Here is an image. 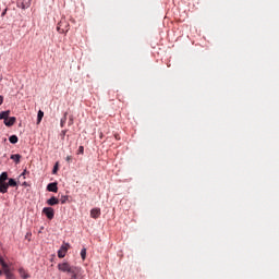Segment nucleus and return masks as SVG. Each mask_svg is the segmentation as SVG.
<instances>
[{"label":"nucleus","instance_id":"7","mask_svg":"<svg viewBox=\"0 0 279 279\" xmlns=\"http://www.w3.org/2000/svg\"><path fill=\"white\" fill-rule=\"evenodd\" d=\"M90 217H92V219H99V217H101V209L100 208H93L90 210Z\"/></svg>","mask_w":279,"mask_h":279},{"label":"nucleus","instance_id":"8","mask_svg":"<svg viewBox=\"0 0 279 279\" xmlns=\"http://www.w3.org/2000/svg\"><path fill=\"white\" fill-rule=\"evenodd\" d=\"M47 191H49L50 193H58V183L57 182L49 183L47 185Z\"/></svg>","mask_w":279,"mask_h":279},{"label":"nucleus","instance_id":"16","mask_svg":"<svg viewBox=\"0 0 279 279\" xmlns=\"http://www.w3.org/2000/svg\"><path fill=\"white\" fill-rule=\"evenodd\" d=\"M0 265L3 271H5L7 269H10V266L7 265L5 260H3V257H0Z\"/></svg>","mask_w":279,"mask_h":279},{"label":"nucleus","instance_id":"20","mask_svg":"<svg viewBox=\"0 0 279 279\" xmlns=\"http://www.w3.org/2000/svg\"><path fill=\"white\" fill-rule=\"evenodd\" d=\"M66 114H69V113L65 112L63 118L61 119V122H60L61 128H64V125H66Z\"/></svg>","mask_w":279,"mask_h":279},{"label":"nucleus","instance_id":"11","mask_svg":"<svg viewBox=\"0 0 279 279\" xmlns=\"http://www.w3.org/2000/svg\"><path fill=\"white\" fill-rule=\"evenodd\" d=\"M19 274H20L21 278H23V279L29 278V274H27V271L24 270V268H19Z\"/></svg>","mask_w":279,"mask_h":279},{"label":"nucleus","instance_id":"5","mask_svg":"<svg viewBox=\"0 0 279 279\" xmlns=\"http://www.w3.org/2000/svg\"><path fill=\"white\" fill-rule=\"evenodd\" d=\"M43 214L46 215L47 219H50V220L53 219V217L56 216V213L51 207H45L43 209Z\"/></svg>","mask_w":279,"mask_h":279},{"label":"nucleus","instance_id":"12","mask_svg":"<svg viewBox=\"0 0 279 279\" xmlns=\"http://www.w3.org/2000/svg\"><path fill=\"white\" fill-rule=\"evenodd\" d=\"M10 158H11V160H14L15 165H19L21 162L22 156L19 154H15V155H11Z\"/></svg>","mask_w":279,"mask_h":279},{"label":"nucleus","instance_id":"10","mask_svg":"<svg viewBox=\"0 0 279 279\" xmlns=\"http://www.w3.org/2000/svg\"><path fill=\"white\" fill-rule=\"evenodd\" d=\"M48 206H56L60 204V199H58L56 196H52L47 201Z\"/></svg>","mask_w":279,"mask_h":279},{"label":"nucleus","instance_id":"18","mask_svg":"<svg viewBox=\"0 0 279 279\" xmlns=\"http://www.w3.org/2000/svg\"><path fill=\"white\" fill-rule=\"evenodd\" d=\"M80 269L81 268H78V267L74 268L73 272H70V274H72L70 279H77V274H80Z\"/></svg>","mask_w":279,"mask_h":279},{"label":"nucleus","instance_id":"2","mask_svg":"<svg viewBox=\"0 0 279 279\" xmlns=\"http://www.w3.org/2000/svg\"><path fill=\"white\" fill-rule=\"evenodd\" d=\"M75 268V266H71L69 263L58 264L59 271H63V274H71Z\"/></svg>","mask_w":279,"mask_h":279},{"label":"nucleus","instance_id":"1","mask_svg":"<svg viewBox=\"0 0 279 279\" xmlns=\"http://www.w3.org/2000/svg\"><path fill=\"white\" fill-rule=\"evenodd\" d=\"M8 180V172H2L0 174V193L5 194L8 193V183L5 182Z\"/></svg>","mask_w":279,"mask_h":279},{"label":"nucleus","instance_id":"25","mask_svg":"<svg viewBox=\"0 0 279 279\" xmlns=\"http://www.w3.org/2000/svg\"><path fill=\"white\" fill-rule=\"evenodd\" d=\"M68 125H70V126L73 125V116H70Z\"/></svg>","mask_w":279,"mask_h":279},{"label":"nucleus","instance_id":"4","mask_svg":"<svg viewBox=\"0 0 279 279\" xmlns=\"http://www.w3.org/2000/svg\"><path fill=\"white\" fill-rule=\"evenodd\" d=\"M69 247H71V245L69 243H64L58 251V257L64 258L66 256V252H69Z\"/></svg>","mask_w":279,"mask_h":279},{"label":"nucleus","instance_id":"32","mask_svg":"<svg viewBox=\"0 0 279 279\" xmlns=\"http://www.w3.org/2000/svg\"><path fill=\"white\" fill-rule=\"evenodd\" d=\"M1 274H3V272L0 270V276H1Z\"/></svg>","mask_w":279,"mask_h":279},{"label":"nucleus","instance_id":"28","mask_svg":"<svg viewBox=\"0 0 279 279\" xmlns=\"http://www.w3.org/2000/svg\"><path fill=\"white\" fill-rule=\"evenodd\" d=\"M116 140H117V141H121V136L116 135Z\"/></svg>","mask_w":279,"mask_h":279},{"label":"nucleus","instance_id":"22","mask_svg":"<svg viewBox=\"0 0 279 279\" xmlns=\"http://www.w3.org/2000/svg\"><path fill=\"white\" fill-rule=\"evenodd\" d=\"M66 202H69V196H61L60 203L61 204H66Z\"/></svg>","mask_w":279,"mask_h":279},{"label":"nucleus","instance_id":"23","mask_svg":"<svg viewBox=\"0 0 279 279\" xmlns=\"http://www.w3.org/2000/svg\"><path fill=\"white\" fill-rule=\"evenodd\" d=\"M65 160L69 163L73 162V156H71V155L66 156Z\"/></svg>","mask_w":279,"mask_h":279},{"label":"nucleus","instance_id":"6","mask_svg":"<svg viewBox=\"0 0 279 279\" xmlns=\"http://www.w3.org/2000/svg\"><path fill=\"white\" fill-rule=\"evenodd\" d=\"M32 5V0H17V8L22 10H27Z\"/></svg>","mask_w":279,"mask_h":279},{"label":"nucleus","instance_id":"17","mask_svg":"<svg viewBox=\"0 0 279 279\" xmlns=\"http://www.w3.org/2000/svg\"><path fill=\"white\" fill-rule=\"evenodd\" d=\"M4 275L7 276V279H15L12 271H10V268H7V270H3Z\"/></svg>","mask_w":279,"mask_h":279},{"label":"nucleus","instance_id":"9","mask_svg":"<svg viewBox=\"0 0 279 279\" xmlns=\"http://www.w3.org/2000/svg\"><path fill=\"white\" fill-rule=\"evenodd\" d=\"M14 123H16V118L15 117H11L4 120V125H7V128H12V125H14Z\"/></svg>","mask_w":279,"mask_h":279},{"label":"nucleus","instance_id":"26","mask_svg":"<svg viewBox=\"0 0 279 279\" xmlns=\"http://www.w3.org/2000/svg\"><path fill=\"white\" fill-rule=\"evenodd\" d=\"M77 154H82V155L84 154V146L78 147Z\"/></svg>","mask_w":279,"mask_h":279},{"label":"nucleus","instance_id":"15","mask_svg":"<svg viewBox=\"0 0 279 279\" xmlns=\"http://www.w3.org/2000/svg\"><path fill=\"white\" fill-rule=\"evenodd\" d=\"M9 141H10V143H12V145H16V143H19V136H16V135H11V136L9 137Z\"/></svg>","mask_w":279,"mask_h":279},{"label":"nucleus","instance_id":"3","mask_svg":"<svg viewBox=\"0 0 279 279\" xmlns=\"http://www.w3.org/2000/svg\"><path fill=\"white\" fill-rule=\"evenodd\" d=\"M57 31L59 32V34H64V32H69V24L66 23V21L61 20L58 23Z\"/></svg>","mask_w":279,"mask_h":279},{"label":"nucleus","instance_id":"24","mask_svg":"<svg viewBox=\"0 0 279 279\" xmlns=\"http://www.w3.org/2000/svg\"><path fill=\"white\" fill-rule=\"evenodd\" d=\"M52 173H53V175H56L58 173V162L54 165V167L52 169Z\"/></svg>","mask_w":279,"mask_h":279},{"label":"nucleus","instance_id":"13","mask_svg":"<svg viewBox=\"0 0 279 279\" xmlns=\"http://www.w3.org/2000/svg\"><path fill=\"white\" fill-rule=\"evenodd\" d=\"M43 117H45V112L43 110H39L37 113V125H40V122L43 121Z\"/></svg>","mask_w":279,"mask_h":279},{"label":"nucleus","instance_id":"30","mask_svg":"<svg viewBox=\"0 0 279 279\" xmlns=\"http://www.w3.org/2000/svg\"><path fill=\"white\" fill-rule=\"evenodd\" d=\"M25 173H27V170H24V172L22 173V175H25Z\"/></svg>","mask_w":279,"mask_h":279},{"label":"nucleus","instance_id":"19","mask_svg":"<svg viewBox=\"0 0 279 279\" xmlns=\"http://www.w3.org/2000/svg\"><path fill=\"white\" fill-rule=\"evenodd\" d=\"M8 184V189H10V186L14 187L16 186V180L14 179H9V182L7 183Z\"/></svg>","mask_w":279,"mask_h":279},{"label":"nucleus","instance_id":"31","mask_svg":"<svg viewBox=\"0 0 279 279\" xmlns=\"http://www.w3.org/2000/svg\"><path fill=\"white\" fill-rule=\"evenodd\" d=\"M23 185H24V186L27 185V182H24Z\"/></svg>","mask_w":279,"mask_h":279},{"label":"nucleus","instance_id":"27","mask_svg":"<svg viewBox=\"0 0 279 279\" xmlns=\"http://www.w3.org/2000/svg\"><path fill=\"white\" fill-rule=\"evenodd\" d=\"M3 104V96H0V106Z\"/></svg>","mask_w":279,"mask_h":279},{"label":"nucleus","instance_id":"21","mask_svg":"<svg viewBox=\"0 0 279 279\" xmlns=\"http://www.w3.org/2000/svg\"><path fill=\"white\" fill-rule=\"evenodd\" d=\"M81 257H82V260H86V248H82Z\"/></svg>","mask_w":279,"mask_h":279},{"label":"nucleus","instance_id":"14","mask_svg":"<svg viewBox=\"0 0 279 279\" xmlns=\"http://www.w3.org/2000/svg\"><path fill=\"white\" fill-rule=\"evenodd\" d=\"M9 117L10 110L0 112V120L3 119L5 121V119H8Z\"/></svg>","mask_w":279,"mask_h":279},{"label":"nucleus","instance_id":"29","mask_svg":"<svg viewBox=\"0 0 279 279\" xmlns=\"http://www.w3.org/2000/svg\"><path fill=\"white\" fill-rule=\"evenodd\" d=\"M65 134H66V131H62V135L65 136Z\"/></svg>","mask_w":279,"mask_h":279}]
</instances>
